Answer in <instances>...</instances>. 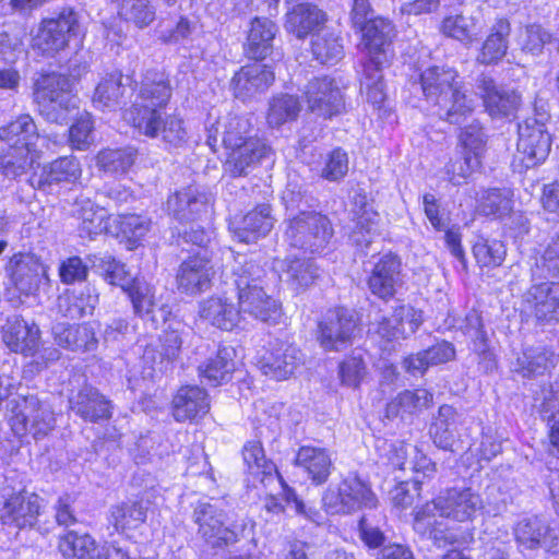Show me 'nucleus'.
Returning a JSON list of instances; mask_svg holds the SVG:
<instances>
[{
  "label": "nucleus",
  "instance_id": "obj_1",
  "mask_svg": "<svg viewBox=\"0 0 559 559\" xmlns=\"http://www.w3.org/2000/svg\"><path fill=\"white\" fill-rule=\"evenodd\" d=\"M424 99L435 114L451 124H463L474 112V99L468 97L459 72L448 66H431L419 76Z\"/></svg>",
  "mask_w": 559,
  "mask_h": 559
},
{
  "label": "nucleus",
  "instance_id": "obj_2",
  "mask_svg": "<svg viewBox=\"0 0 559 559\" xmlns=\"http://www.w3.org/2000/svg\"><path fill=\"white\" fill-rule=\"evenodd\" d=\"M532 281L546 280L532 285L525 294V301L539 321L559 320V230L551 237L544 251L535 257L531 266Z\"/></svg>",
  "mask_w": 559,
  "mask_h": 559
},
{
  "label": "nucleus",
  "instance_id": "obj_3",
  "mask_svg": "<svg viewBox=\"0 0 559 559\" xmlns=\"http://www.w3.org/2000/svg\"><path fill=\"white\" fill-rule=\"evenodd\" d=\"M171 92L169 81L163 73L147 70L132 106L124 111V119L143 135L156 134Z\"/></svg>",
  "mask_w": 559,
  "mask_h": 559
},
{
  "label": "nucleus",
  "instance_id": "obj_4",
  "mask_svg": "<svg viewBox=\"0 0 559 559\" xmlns=\"http://www.w3.org/2000/svg\"><path fill=\"white\" fill-rule=\"evenodd\" d=\"M334 229L330 218L320 212H305L287 219L285 238L288 245L305 253H322L328 249Z\"/></svg>",
  "mask_w": 559,
  "mask_h": 559
},
{
  "label": "nucleus",
  "instance_id": "obj_5",
  "mask_svg": "<svg viewBox=\"0 0 559 559\" xmlns=\"http://www.w3.org/2000/svg\"><path fill=\"white\" fill-rule=\"evenodd\" d=\"M10 424L16 436L32 435L35 439L47 436L56 424L55 414L35 394H15L7 403Z\"/></svg>",
  "mask_w": 559,
  "mask_h": 559
},
{
  "label": "nucleus",
  "instance_id": "obj_6",
  "mask_svg": "<svg viewBox=\"0 0 559 559\" xmlns=\"http://www.w3.org/2000/svg\"><path fill=\"white\" fill-rule=\"evenodd\" d=\"M192 520L198 525V535L211 547L222 548L239 540L248 522L225 525V512L216 502L198 501L193 507Z\"/></svg>",
  "mask_w": 559,
  "mask_h": 559
},
{
  "label": "nucleus",
  "instance_id": "obj_7",
  "mask_svg": "<svg viewBox=\"0 0 559 559\" xmlns=\"http://www.w3.org/2000/svg\"><path fill=\"white\" fill-rule=\"evenodd\" d=\"M322 506L330 514H349L360 510H373L378 498L370 485L356 474H349L337 490L328 489L322 496Z\"/></svg>",
  "mask_w": 559,
  "mask_h": 559
},
{
  "label": "nucleus",
  "instance_id": "obj_8",
  "mask_svg": "<svg viewBox=\"0 0 559 559\" xmlns=\"http://www.w3.org/2000/svg\"><path fill=\"white\" fill-rule=\"evenodd\" d=\"M484 509V501L478 492L472 488H450L441 492L432 501V509L427 504L426 510L416 515V522L419 524L421 521L427 520V525H431L430 516H425V513H430L432 510L439 512L440 516H444L456 522L473 521L477 513Z\"/></svg>",
  "mask_w": 559,
  "mask_h": 559
},
{
  "label": "nucleus",
  "instance_id": "obj_9",
  "mask_svg": "<svg viewBox=\"0 0 559 559\" xmlns=\"http://www.w3.org/2000/svg\"><path fill=\"white\" fill-rule=\"evenodd\" d=\"M43 499L26 490L0 488V521L19 530L34 527L43 509Z\"/></svg>",
  "mask_w": 559,
  "mask_h": 559
},
{
  "label": "nucleus",
  "instance_id": "obj_10",
  "mask_svg": "<svg viewBox=\"0 0 559 559\" xmlns=\"http://www.w3.org/2000/svg\"><path fill=\"white\" fill-rule=\"evenodd\" d=\"M80 22L78 13L71 8L62 9L57 17L47 19L41 22L34 46L43 55L53 56L63 50L70 39L79 35Z\"/></svg>",
  "mask_w": 559,
  "mask_h": 559
},
{
  "label": "nucleus",
  "instance_id": "obj_11",
  "mask_svg": "<svg viewBox=\"0 0 559 559\" xmlns=\"http://www.w3.org/2000/svg\"><path fill=\"white\" fill-rule=\"evenodd\" d=\"M357 330V320L352 309H330L318 324V341L326 350L340 352L347 348Z\"/></svg>",
  "mask_w": 559,
  "mask_h": 559
},
{
  "label": "nucleus",
  "instance_id": "obj_12",
  "mask_svg": "<svg viewBox=\"0 0 559 559\" xmlns=\"http://www.w3.org/2000/svg\"><path fill=\"white\" fill-rule=\"evenodd\" d=\"M304 94L308 110L324 119L340 115L345 107L342 90L335 80L329 76L310 80Z\"/></svg>",
  "mask_w": 559,
  "mask_h": 559
},
{
  "label": "nucleus",
  "instance_id": "obj_13",
  "mask_svg": "<svg viewBox=\"0 0 559 559\" xmlns=\"http://www.w3.org/2000/svg\"><path fill=\"white\" fill-rule=\"evenodd\" d=\"M215 272L212 259L205 249L185 259L178 266L176 284L179 292L187 295H197L211 287Z\"/></svg>",
  "mask_w": 559,
  "mask_h": 559
},
{
  "label": "nucleus",
  "instance_id": "obj_14",
  "mask_svg": "<svg viewBox=\"0 0 559 559\" xmlns=\"http://www.w3.org/2000/svg\"><path fill=\"white\" fill-rule=\"evenodd\" d=\"M476 88L491 118L511 119L515 117L522 104V96L518 91L498 86L491 78L486 75L477 78Z\"/></svg>",
  "mask_w": 559,
  "mask_h": 559
},
{
  "label": "nucleus",
  "instance_id": "obj_15",
  "mask_svg": "<svg viewBox=\"0 0 559 559\" xmlns=\"http://www.w3.org/2000/svg\"><path fill=\"white\" fill-rule=\"evenodd\" d=\"M7 272L15 288L26 296L37 294L48 283L46 266L32 253L14 254L7 265Z\"/></svg>",
  "mask_w": 559,
  "mask_h": 559
},
{
  "label": "nucleus",
  "instance_id": "obj_16",
  "mask_svg": "<svg viewBox=\"0 0 559 559\" xmlns=\"http://www.w3.org/2000/svg\"><path fill=\"white\" fill-rule=\"evenodd\" d=\"M403 284L401 259L392 252L374 262L367 281L370 293L384 301L393 299Z\"/></svg>",
  "mask_w": 559,
  "mask_h": 559
},
{
  "label": "nucleus",
  "instance_id": "obj_17",
  "mask_svg": "<svg viewBox=\"0 0 559 559\" xmlns=\"http://www.w3.org/2000/svg\"><path fill=\"white\" fill-rule=\"evenodd\" d=\"M515 540L526 549L544 548L546 551L559 554V532L545 520L533 516L518 522L514 527Z\"/></svg>",
  "mask_w": 559,
  "mask_h": 559
},
{
  "label": "nucleus",
  "instance_id": "obj_18",
  "mask_svg": "<svg viewBox=\"0 0 559 559\" xmlns=\"http://www.w3.org/2000/svg\"><path fill=\"white\" fill-rule=\"evenodd\" d=\"M518 153L526 168L535 167L546 160L551 147V135L547 128L530 123H519Z\"/></svg>",
  "mask_w": 559,
  "mask_h": 559
},
{
  "label": "nucleus",
  "instance_id": "obj_19",
  "mask_svg": "<svg viewBox=\"0 0 559 559\" xmlns=\"http://www.w3.org/2000/svg\"><path fill=\"white\" fill-rule=\"evenodd\" d=\"M274 80V72L266 64H246L231 78L230 88L236 98L246 102L267 91Z\"/></svg>",
  "mask_w": 559,
  "mask_h": 559
},
{
  "label": "nucleus",
  "instance_id": "obj_20",
  "mask_svg": "<svg viewBox=\"0 0 559 559\" xmlns=\"http://www.w3.org/2000/svg\"><path fill=\"white\" fill-rule=\"evenodd\" d=\"M275 218L270 204H259L230 225L234 238L242 243H255L273 229Z\"/></svg>",
  "mask_w": 559,
  "mask_h": 559
},
{
  "label": "nucleus",
  "instance_id": "obj_21",
  "mask_svg": "<svg viewBox=\"0 0 559 559\" xmlns=\"http://www.w3.org/2000/svg\"><path fill=\"white\" fill-rule=\"evenodd\" d=\"M359 31L368 50L369 58L366 62L389 64L392 56L390 47L394 35L392 23L382 17L370 19L359 27Z\"/></svg>",
  "mask_w": 559,
  "mask_h": 559
},
{
  "label": "nucleus",
  "instance_id": "obj_22",
  "mask_svg": "<svg viewBox=\"0 0 559 559\" xmlns=\"http://www.w3.org/2000/svg\"><path fill=\"white\" fill-rule=\"evenodd\" d=\"M2 340L13 353L34 356L40 346V332L35 323L29 324L19 316L7 319L2 328Z\"/></svg>",
  "mask_w": 559,
  "mask_h": 559
},
{
  "label": "nucleus",
  "instance_id": "obj_23",
  "mask_svg": "<svg viewBox=\"0 0 559 559\" xmlns=\"http://www.w3.org/2000/svg\"><path fill=\"white\" fill-rule=\"evenodd\" d=\"M271 154V147L262 139H249L245 144L228 151L224 165L230 177H246Z\"/></svg>",
  "mask_w": 559,
  "mask_h": 559
},
{
  "label": "nucleus",
  "instance_id": "obj_24",
  "mask_svg": "<svg viewBox=\"0 0 559 559\" xmlns=\"http://www.w3.org/2000/svg\"><path fill=\"white\" fill-rule=\"evenodd\" d=\"M261 370L265 376L276 380H285L294 374L295 370L302 364V354L296 346L276 342L271 349L262 357Z\"/></svg>",
  "mask_w": 559,
  "mask_h": 559
},
{
  "label": "nucleus",
  "instance_id": "obj_25",
  "mask_svg": "<svg viewBox=\"0 0 559 559\" xmlns=\"http://www.w3.org/2000/svg\"><path fill=\"white\" fill-rule=\"evenodd\" d=\"M211 408L205 389L199 385H182L171 401V412L176 421H193L204 417Z\"/></svg>",
  "mask_w": 559,
  "mask_h": 559
},
{
  "label": "nucleus",
  "instance_id": "obj_26",
  "mask_svg": "<svg viewBox=\"0 0 559 559\" xmlns=\"http://www.w3.org/2000/svg\"><path fill=\"white\" fill-rule=\"evenodd\" d=\"M52 335L60 347L72 352H94L98 347L96 331L87 323L57 322L52 325Z\"/></svg>",
  "mask_w": 559,
  "mask_h": 559
},
{
  "label": "nucleus",
  "instance_id": "obj_27",
  "mask_svg": "<svg viewBox=\"0 0 559 559\" xmlns=\"http://www.w3.org/2000/svg\"><path fill=\"white\" fill-rule=\"evenodd\" d=\"M277 33L278 27L272 20L262 16L252 19L243 46L245 55L249 59L264 60L273 51Z\"/></svg>",
  "mask_w": 559,
  "mask_h": 559
},
{
  "label": "nucleus",
  "instance_id": "obj_28",
  "mask_svg": "<svg viewBox=\"0 0 559 559\" xmlns=\"http://www.w3.org/2000/svg\"><path fill=\"white\" fill-rule=\"evenodd\" d=\"M70 408L85 421L97 423L111 417V402L93 386L85 385L69 399Z\"/></svg>",
  "mask_w": 559,
  "mask_h": 559
},
{
  "label": "nucleus",
  "instance_id": "obj_29",
  "mask_svg": "<svg viewBox=\"0 0 559 559\" xmlns=\"http://www.w3.org/2000/svg\"><path fill=\"white\" fill-rule=\"evenodd\" d=\"M81 176L79 160L72 156H63L45 165L39 174L29 178L33 188L47 190L62 182H72Z\"/></svg>",
  "mask_w": 559,
  "mask_h": 559
},
{
  "label": "nucleus",
  "instance_id": "obj_30",
  "mask_svg": "<svg viewBox=\"0 0 559 559\" xmlns=\"http://www.w3.org/2000/svg\"><path fill=\"white\" fill-rule=\"evenodd\" d=\"M199 313L203 320L224 331H233L242 321L240 307L226 297H210L203 300Z\"/></svg>",
  "mask_w": 559,
  "mask_h": 559
},
{
  "label": "nucleus",
  "instance_id": "obj_31",
  "mask_svg": "<svg viewBox=\"0 0 559 559\" xmlns=\"http://www.w3.org/2000/svg\"><path fill=\"white\" fill-rule=\"evenodd\" d=\"M207 205V194L194 186L177 191L167 200L168 212L180 222L197 219L206 212Z\"/></svg>",
  "mask_w": 559,
  "mask_h": 559
},
{
  "label": "nucleus",
  "instance_id": "obj_32",
  "mask_svg": "<svg viewBox=\"0 0 559 559\" xmlns=\"http://www.w3.org/2000/svg\"><path fill=\"white\" fill-rule=\"evenodd\" d=\"M241 312L269 324H277L283 316L281 304L267 295L263 286L238 297Z\"/></svg>",
  "mask_w": 559,
  "mask_h": 559
},
{
  "label": "nucleus",
  "instance_id": "obj_33",
  "mask_svg": "<svg viewBox=\"0 0 559 559\" xmlns=\"http://www.w3.org/2000/svg\"><path fill=\"white\" fill-rule=\"evenodd\" d=\"M328 20L326 13L316 4L304 2L296 4L286 13L285 29L298 39L306 38Z\"/></svg>",
  "mask_w": 559,
  "mask_h": 559
},
{
  "label": "nucleus",
  "instance_id": "obj_34",
  "mask_svg": "<svg viewBox=\"0 0 559 559\" xmlns=\"http://www.w3.org/2000/svg\"><path fill=\"white\" fill-rule=\"evenodd\" d=\"M555 353L546 346H531L518 356L512 371L525 379H535L555 368Z\"/></svg>",
  "mask_w": 559,
  "mask_h": 559
},
{
  "label": "nucleus",
  "instance_id": "obj_35",
  "mask_svg": "<svg viewBox=\"0 0 559 559\" xmlns=\"http://www.w3.org/2000/svg\"><path fill=\"white\" fill-rule=\"evenodd\" d=\"M235 349L233 347H219L215 355L206 358L198 367L202 382L211 386H218L231 380L235 371Z\"/></svg>",
  "mask_w": 559,
  "mask_h": 559
},
{
  "label": "nucleus",
  "instance_id": "obj_36",
  "mask_svg": "<svg viewBox=\"0 0 559 559\" xmlns=\"http://www.w3.org/2000/svg\"><path fill=\"white\" fill-rule=\"evenodd\" d=\"M295 464L302 467L316 485L324 484L333 467L331 455L326 449L310 445L299 448Z\"/></svg>",
  "mask_w": 559,
  "mask_h": 559
},
{
  "label": "nucleus",
  "instance_id": "obj_37",
  "mask_svg": "<svg viewBox=\"0 0 559 559\" xmlns=\"http://www.w3.org/2000/svg\"><path fill=\"white\" fill-rule=\"evenodd\" d=\"M127 295L132 304L133 312L142 319L150 320L153 325H157L160 319H164V310L158 308L155 301L153 287L146 282L135 278L127 288Z\"/></svg>",
  "mask_w": 559,
  "mask_h": 559
},
{
  "label": "nucleus",
  "instance_id": "obj_38",
  "mask_svg": "<svg viewBox=\"0 0 559 559\" xmlns=\"http://www.w3.org/2000/svg\"><path fill=\"white\" fill-rule=\"evenodd\" d=\"M39 138L37 126L27 114L20 115L15 120L0 128V140L12 146H23L29 152Z\"/></svg>",
  "mask_w": 559,
  "mask_h": 559
},
{
  "label": "nucleus",
  "instance_id": "obj_39",
  "mask_svg": "<svg viewBox=\"0 0 559 559\" xmlns=\"http://www.w3.org/2000/svg\"><path fill=\"white\" fill-rule=\"evenodd\" d=\"M148 502L143 500H128L110 509L109 522L118 533L136 530L147 518Z\"/></svg>",
  "mask_w": 559,
  "mask_h": 559
},
{
  "label": "nucleus",
  "instance_id": "obj_40",
  "mask_svg": "<svg viewBox=\"0 0 559 559\" xmlns=\"http://www.w3.org/2000/svg\"><path fill=\"white\" fill-rule=\"evenodd\" d=\"M72 80L66 74L50 72L40 73L34 82L33 97L36 104L73 97Z\"/></svg>",
  "mask_w": 559,
  "mask_h": 559
},
{
  "label": "nucleus",
  "instance_id": "obj_41",
  "mask_svg": "<svg viewBox=\"0 0 559 559\" xmlns=\"http://www.w3.org/2000/svg\"><path fill=\"white\" fill-rule=\"evenodd\" d=\"M311 52L322 64H335L344 57L343 40L338 34L323 28L313 34Z\"/></svg>",
  "mask_w": 559,
  "mask_h": 559
},
{
  "label": "nucleus",
  "instance_id": "obj_42",
  "mask_svg": "<svg viewBox=\"0 0 559 559\" xmlns=\"http://www.w3.org/2000/svg\"><path fill=\"white\" fill-rule=\"evenodd\" d=\"M510 31L511 26L508 20H498L483 44L481 51L477 57L478 62L491 64L501 60L508 50Z\"/></svg>",
  "mask_w": 559,
  "mask_h": 559
},
{
  "label": "nucleus",
  "instance_id": "obj_43",
  "mask_svg": "<svg viewBox=\"0 0 559 559\" xmlns=\"http://www.w3.org/2000/svg\"><path fill=\"white\" fill-rule=\"evenodd\" d=\"M122 74L115 72L106 75L96 86L93 96L95 106L115 109L126 104L127 88L122 83Z\"/></svg>",
  "mask_w": 559,
  "mask_h": 559
},
{
  "label": "nucleus",
  "instance_id": "obj_44",
  "mask_svg": "<svg viewBox=\"0 0 559 559\" xmlns=\"http://www.w3.org/2000/svg\"><path fill=\"white\" fill-rule=\"evenodd\" d=\"M265 270L253 260L236 261L231 269L230 280L239 297L242 293H249L262 287Z\"/></svg>",
  "mask_w": 559,
  "mask_h": 559
},
{
  "label": "nucleus",
  "instance_id": "obj_45",
  "mask_svg": "<svg viewBox=\"0 0 559 559\" xmlns=\"http://www.w3.org/2000/svg\"><path fill=\"white\" fill-rule=\"evenodd\" d=\"M138 151L132 146L104 148L96 156V164L104 173L123 175L133 166Z\"/></svg>",
  "mask_w": 559,
  "mask_h": 559
},
{
  "label": "nucleus",
  "instance_id": "obj_46",
  "mask_svg": "<svg viewBox=\"0 0 559 559\" xmlns=\"http://www.w3.org/2000/svg\"><path fill=\"white\" fill-rule=\"evenodd\" d=\"M283 272L286 282L295 289L308 287L319 277V267L310 259H287L284 261Z\"/></svg>",
  "mask_w": 559,
  "mask_h": 559
},
{
  "label": "nucleus",
  "instance_id": "obj_47",
  "mask_svg": "<svg viewBox=\"0 0 559 559\" xmlns=\"http://www.w3.org/2000/svg\"><path fill=\"white\" fill-rule=\"evenodd\" d=\"M243 461L252 474L261 475V483L277 478V469L273 462L267 461L260 441H249L242 449Z\"/></svg>",
  "mask_w": 559,
  "mask_h": 559
},
{
  "label": "nucleus",
  "instance_id": "obj_48",
  "mask_svg": "<svg viewBox=\"0 0 559 559\" xmlns=\"http://www.w3.org/2000/svg\"><path fill=\"white\" fill-rule=\"evenodd\" d=\"M300 110L301 105L297 96L289 94L274 96L270 102L267 123L273 128L281 127L296 120Z\"/></svg>",
  "mask_w": 559,
  "mask_h": 559
},
{
  "label": "nucleus",
  "instance_id": "obj_49",
  "mask_svg": "<svg viewBox=\"0 0 559 559\" xmlns=\"http://www.w3.org/2000/svg\"><path fill=\"white\" fill-rule=\"evenodd\" d=\"M32 163L28 148L9 146L0 153V174L8 179H16L28 170Z\"/></svg>",
  "mask_w": 559,
  "mask_h": 559
},
{
  "label": "nucleus",
  "instance_id": "obj_50",
  "mask_svg": "<svg viewBox=\"0 0 559 559\" xmlns=\"http://www.w3.org/2000/svg\"><path fill=\"white\" fill-rule=\"evenodd\" d=\"M97 304L98 296L88 290L86 297L83 296V293L58 297L57 308L62 317L79 319L92 314Z\"/></svg>",
  "mask_w": 559,
  "mask_h": 559
},
{
  "label": "nucleus",
  "instance_id": "obj_51",
  "mask_svg": "<svg viewBox=\"0 0 559 559\" xmlns=\"http://www.w3.org/2000/svg\"><path fill=\"white\" fill-rule=\"evenodd\" d=\"M59 549L68 559H94L97 550L94 539L87 535H79L70 531L59 543Z\"/></svg>",
  "mask_w": 559,
  "mask_h": 559
},
{
  "label": "nucleus",
  "instance_id": "obj_52",
  "mask_svg": "<svg viewBox=\"0 0 559 559\" xmlns=\"http://www.w3.org/2000/svg\"><path fill=\"white\" fill-rule=\"evenodd\" d=\"M385 64L365 62L360 79V91L366 93L367 100L380 105L385 99L382 69Z\"/></svg>",
  "mask_w": 559,
  "mask_h": 559
},
{
  "label": "nucleus",
  "instance_id": "obj_53",
  "mask_svg": "<svg viewBox=\"0 0 559 559\" xmlns=\"http://www.w3.org/2000/svg\"><path fill=\"white\" fill-rule=\"evenodd\" d=\"M441 32L462 43H471L478 34L477 21L463 13L449 15L441 23Z\"/></svg>",
  "mask_w": 559,
  "mask_h": 559
},
{
  "label": "nucleus",
  "instance_id": "obj_54",
  "mask_svg": "<svg viewBox=\"0 0 559 559\" xmlns=\"http://www.w3.org/2000/svg\"><path fill=\"white\" fill-rule=\"evenodd\" d=\"M473 254L480 266L497 267L504 261L507 250L500 240L479 237L473 246Z\"/></svg>",
  "mask_w": 559,
  "mask_h": 559
},
{
  "label": "nucleus",
  "instance_id": "obj_55",
  "mask_svg": "<svg viewBox=\"0 0 559 559\" xmlns=\"http://www.w3.org/2000/svg\"><path fill=\"white\" fill-rule=\"evenodd\" d=\"M552 35L538 24L527 25L519 35L521 50L531 56H540Z\"/></svg>",
  "mask_w": 559,
  "mask_h": 559
},
{
  "label": "nucleus",
  "instance_id": "obj_56",
  "mask_svg": "<svg viewBox=\"0 0 559 559\" xmlns=\"http://www.w3.org/2000/svg\"><path fill=\"white\" fill-rule=\"evenodd\" d=\"M252 128L248 119L243 117H231L225 126L222 142L227 151L237 148L249 139H259L252 134Z\"/></svg>",
  "mask_w": 559,
  "mask_h": 559
},
{
  "label": "nucleus",
  "instance_id": "obj_57",
  "mask_svg": "<svg viewBox=\"0 0 559 559\" xmlns=\"http://www.w3.org/2000/svg\"><path fill=\"white\" fill-rule=\"evenodd\" d=\"M39 115L48 122L67 124L69 114L76 108L75 97L59 98L57 100L36 104Z\"/></svg>",
  "mask_w": 559,
  "mask_h": 559
},
{
  "label": "nucleus",
  "instance_id": "obj_58",
  "mask_svg": "<svg viewBox=\"0 0 559 559\" xmlns=\"http://www.w3.org/2000/svg\"><path fill=\"white\" fill-rule=\"evenodd\" d=\"M460 142L463 145V153H469L481 159L487 143V134L478 120H473L465 126L460 133Z\"/></svg>",
  "mask_w": 559,
  "mask_h": 559
},
{
  "label": "nucleus",
  "instance_id": "obj_59",
  "mask_svg": "<svg viewBox=\"0 0 559 559\" xmlns=\"http://www.w3.org/2000/svg\"><path fill=\"white\" fill-rule=\"evenodd\" d=\"M148 138H158L171 146L179 147L187 142V131L183 127V121L176 116H162V123L158 126V130L154 135H147Z\"/></svg>",
  "mask_w": 559,
  "mask_h": 559
},
{
  "label": "nucleus",
  "instance_id": "obj_60",
  "mask_svg": "<svg viewBox=\"0 0 559 559\" xmlns=\"http://www.w3.org/2000/svg\"><path fill=\"white\" fill-rule=\"evenodd\" d=\"M478 209L484 215L502 217L511 211V200L500 189H489L484 191Z\"/></svg>",
  "mask_w": 559,
  "mask_h": 559
},
{
  "label": "nucleus",
  "instance_id": "obj_61",
  "mask_svg": "<svg viewBox=\"0 0 559 559\" xmlns=\"http://www.w3.org/2000/svg\"><path fill=\"white\" fill-rule=\"evenodd\" d=\"M121 14L141 28L155 19V10L148 0H121Z\"/></svg>",
  "mask_w": 559,
  "mask_h": 559
},
{
  "label": "nucleus",
  "instance_id": "obj_62",
  "mask_svg": "<svg viewBox=\"0 0 559 559\" xmlns=\"http://www.w3.org/2000/svg\"><path fill=\"white\" fill-rule=\"evenodd\" d=\"M347 171L348 155L343 148L336 147L326 155L321 177L328 181H340Z\"/></svg>",
  "mask_w": 559,
  "mask_h": 559
},
{
  "label": "nucleus",
  "instance_id": "obj_63",
  "mask_svg": "<svg viewBox=\"0 0 559 559\" xmlns=\"http://www.w3.org/2000/svg\"><path fill=\"white\" fill-rule=\"evenodd\" d=\"M423 480L414 477L411 480H402L390 490V499L394 507L406 509L413 506L419 497L420 484Z\"/></svg>",
  "mask_w": 559,
  "mask_h": 559
},
{
  "label": "nucleus",
  "instance_id": "obj_64",
  "mask_svg": "<svg viewBox=\"0 0 559 559\" xmlns=\"http://www.w3.org/2000/svg\"><path fill=\"white\" fill-rule=\"evenodd\" d=\"M151 221L138 214H124L119 216L118 227L120 233L131 242L143 238L150 229Z\"/></svg>",
  "mask_w": 559,
  "mask_h": 559
}]
</instances>
